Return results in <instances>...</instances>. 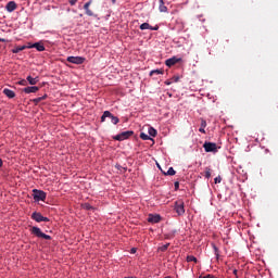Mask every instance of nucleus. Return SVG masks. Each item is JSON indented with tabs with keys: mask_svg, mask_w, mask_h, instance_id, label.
<instances>
[{
	"mask_svg": "<svg viewBox=\"0 0 278 278\" xmlns=\"http://www.w3.org/2000/svg\"><path fill=\"white\" fill-rule=\"evenodd\" d=\"M31 235H35L36 237H42L43 240H51V235H46L45 231L40 229V226H33L31 228Z\"/></svg>",
	"mask_w": 278,
	"mask_h": 278,
	"instance_id": "1",
	"label": "nucleus"
},
{
	"mask_svg": "<svg viewBox=\"0 0 278 278\" xmlns=\"http://www.w3.org/2000/svg\"><path fill=\"white\" fill-rule=\"evenodd\" d=\"M106 116H110L111 121L113 122V125H118L119 117H115L114 114H112V111H104L101 117L102 122H105Z\"/></svg>",
	"mask_w": 278,
	"mask_h": 278,
	"instance_id": "2",
	"label": "nucleus"
},
{
	"mask_svg": "<svg viewBox=\"0 0 278 278\" xmlns=\"http://www.w3.org/2000/svg\"><path fill=\"white\" fill-rule=\"evenodd\" d=\"M203 147L205 152H217L218 150V147L215 143V141H204Z\"/></svg>",
	"mask_w": 278,
	"mask_h": 278,
	"instance_id": "3",
	"label": "nucleus"
},
{
	"mask_svg": "<svg viewBox=\"0 0 278 278\" xmlns=\"http://www.w3.org/2000/svg\"><path fill=\"white\" fill-rule=\"evenodd\" d=\"M130 136H134V130H123L122 134H117V136H115V139L117 141H125L126 138H130Z\"/></svg>",
	"mask_w": 278,
	"mask_h": 278,
	"instance_id": "4",
	"label": "nucleus"
},
{
	"mask_svg": "<svg viewBox=\"0 0 278 278\" xmlns=\"http://www.w3.org/2000/svg\"><path fill=\"white\" fill-rule=\"evenodd\" d=\"M34 199L37 201H45L47 199L46 191H38L37 188H34Z\"/></svg>",
	"mask_w": 278,
	"mask_h": 278,
	"instance_id": "5",
	"label": "nucleus"
},
{
	"mask_svg": "<svg viewBox=\"0 0 278 278\" xmlns=\"http://www.w3.org/2000/svg\"><path fill=\"white\" fill-rule=\"evenodd\" d=\"M67 62L73 64H84L86 62V56H67Z\"/></svg>",
	"mask_w": 278,
	"mask_h": 278,
	"instance_id": "6",
	"label": "nucleus"
},
{
	"mask_svg": "<svg viewBox=\"0 0 278 278\" xmlns=\"http://www.w3.org/2000/svg\"><path fill=\"white\" fill-rule=\"evenodd\" d=\"M175 210L177 212V215H185V202H175Z\"/></svg>",
	"mask_w": 278,
	"mask_h": 278,
	"instance_id": "7",
	"label": "nucleus"
},
{
	"mask_svg": "<svg viewBox=\"0 0 278 278\" xmlns=\"http://www.w3.org/2000/svg\"><path fill=\"white\" fill-rule=\"evenodd\" d=\"M177 62H181V58L170 56L168 60L165 61V64H167V67H173V64H177Z\"/></svg>",
	"mask_w": 278,
	"mask_h": 278,
	"instance_id": "8",
	"label": "nucleus"
},
{
	"mask_svg": "<svg viewBox=\"0 0 278 278\" xmlns=\"http://www.w3.org/2000/svg\"><path fill=\"white\" fill-rule=\"evenodd\" d=\"M140 29L144 30V29H151V30H159L160 29V26L159 24H156L155 26H151V24L147 23H143V24H140Z\"/></svg>",
	"mask_w": 278,
	"mask_h": 278,
	"instance_id": "9",
	"label": "nucleus"
},
{
	"mask_svg": "<svg viewBox=\"0 0 278 278\" xmlns=\"http://www.w3.org/2000/svg\"><path fill=\"white\" fill-rule=\"evenodd\" d=\"M31 218L37 220L38 224H40L41 220H49V218H47L46 215H42L41 213H33Z\"/></svg>",
	"mask_w": 278,
	"mask_h": 278,
	"instance_id": "10",
	"label": "nucleus"
},
{
	"mask_svg": "<svg viewBox=\"0 0 278 278\" xmlns=\"http://www.w3.org/2000/svg\"><path fill=\"white\" fill-rule=\"evenodd\" d=\"M92 4V0H89V2H85L84 10L87 13V15H94L93 10L90 9V5Z\"/></svg>",
	"mask_w": 278,
	"mask_h": 278,
	"instance_id": "11",
	"label": "nucleus"
},
{
	"mask_svg": "<svg viewBox=\"0 0 278 278\" xmlns=\"http://www.w3.org/2000/svg\"><path fill=\"white\" fill-rule=\"evenodd\" d=\"M27 48H37V51H46V46L43 43H28Z\"/></svg>",
	"mask_w": 278,
	"mask_h": 278,
	"instance_id": "12",
	"label": "nucleus"
},
{
	"mask_svg": "<svg viewBox=\"0 0 278 278\" xmlns=\"http://www.w3.org/2000/svg\"><path fill=\"white\" fill-rule=\"evenodd\" d=\"M27 81L28 84L31 85V87H37V84L39 81V76H36L35 78L34 76H27Z\"/></svg>",
	"mask_w": 278,
	"mask_h": 278,
	"instance_id": "13",
	"label": "nucleus"
},
{
	"mask_svg": "<svg viewBox=\"0 0 278 278\" xmlns=\"http://www.w3.org/2000/svg\"><path fill=\"white\" fill-rule=\"evenodd\" d=\"M161 219H162L161 215H149V218H148L150 224H160Z\"/></svg>",
	"mask_w": 278,
	"mask_h": 278,
	"instance_id": "14",
	"label": "nucleus"
},
{
	"mask_svg": "<svg viewBox=\"0 0 278 278\" xmlns=\"http://www.w3.org/2000/svg\"><path fill=\"white\" fill-rule=\"evenodd\" d=\"M23 92H26V94H29L31 92H39V87H33L30 84V87H25V89H23Z\"/></svg>",
	"mask_w": 278,
	"mask_h": 278,
	"instance_id": "15",
	"label": "nucleus"
},
{
	"mask_svg": "<svg viewBox=\"0 0 278 278\" xmlns=\"http://www.w3.org/2000/svg\"><path fill=\"white\" fill-rule=\"evenodd\" d=\"M4 94H7V98H15L16 93L14 92V89H3Z\"/></svg>",
	"mask_w": 278,
	"mask_h": 278,
	"instance_id": "16",
	"label": "nucleus"
},
{
	"mask_svg": "<svg viewBox=\"0 0 278 278\" xmlns=\"http://www.w3.org/2000/svg\"><path fill=\"white\" fill-rule=\"evenodd\" d=\"M16 8H17L16 2H8V4H7L8 12H14V10H16Z\"/></svg>",
	"mask_w": 278,
	"mask_h": 278,
	"instance_id": "17",
	"label": "nucleus"
},
{
	"mask_svg": "<svg viewBox=\"0 0 278 278\" xmlns=\"http://www.w3.org/2000/svg\"><path fill=\"white\" fill-rule=\"evenodd\" d=\"M148 132H149L150 138H152V140H153V138H154L155 136H157V130H156V128H153V126H150V127L148 128Z\"/></svg>",
	"mask_w": 278,
	"mask_h": 278,
	"instance_id": "18",
	"label": "nucleus"
},
{
	"mask_svg": "<svg viewBox=\"0 0 278 278\" xmlns=\"http://www.w3.org/2000/svg\"><path fill=\"white\" fill-rule=\"evenodd\" d=\"M159 10L161 12H167L168 11V8H166V4H165L164 0H159Z\"/></svg>",
	"mask_w": 278,
	"mask_h": 278,
	"instance_id": "19",
	"label": "nucleus"
},
{
	"mask_svg": "<svg viewBox=\"0 0 278 278\" xmlns=\"http://www.w3.org/2000/svg\"><path fill=\"white\" fill-rule=\"evenodd\" d=\"M25 48H28V46H15L12 50L13 53H20V51H24Z\"/></svg>",
	"mask_w": 278,
	"mask_h": 278,
	"instance_id": "20",
	"label": "nucleus"
},
{
	"mask_svg": "<svg viewBox=\"0 0 278 278\" xmlns=\"http://www.w3.org/2000/svg\"><path fill=\"white\" fill-rule=\"evenodd\" d=\"M48 98V94H42L40 98H34L33 103L38 104L41 103V100H46Z\"/></svg>",
	"mask_w": 278,
	"mask_h": 278,
	"instance_id": "21",
	"label": "nucleus"
},
{
	"mask_svg": "<svg viewBox=\"0 0 278 278\" xmlns=\"http://www.w3.org/2000/svg\"><path fill=\"white\" fill-rule=\"evenodd\" d=\"M212 248H213L216 258H219V256H220L219 248L215 243H212Z\"/></svg>",
	"mask_w": 278,
	"mask_h": 278,
	"instance_id": "22",
	"label": "nucleus"
},
{
	"mask_svg": "<svg viewBox=\"0 0 278 278\" xmlns=\"http://www.w3.org/2000/svg\"><path fill=\"white\" fill-rule=\"evenodd\" d=\"M206 119H201V126L199 128L200 132H206L205 128H206Z\"/></svg>",
	"mask_w": 278,
	"mask_h": 278,
	"instance_id": "23",
	"label": "nucleus"
},
{
	"mask_svg": "<svg viewBox=\"0 0 278 278\" xmlns=\"http://www.w3.org/2000/svg\"><path fill=\"white\" fill-rule=\"evenodd\" d=\"M204 177H206V179H210L212 177L211 166H206L205 172H204Z\"/></svg>",
	"mask_w": 278,
	"mask_h": 278,
	"instance_id": "24",
	"label": "nucleus"
},
{
	"mask_svg": "<svg viewBox=\"0 0 278 278\" xmlns=\"http://www.w3.org/2000/svg\"><path fill=\"white\" fill-rule=\"evenodd\" d=\"M163 75L164 74V71L162 70V67H160V70H156V71H150V75Z\"/></svg>",
	"mask_w": 278,
	"mask_h": 278,
	"instance_id": "25",
	"label": "nucleus"
},
{
	"mask_svg": "<svg viewBox=\"0 0 278 278\" xmlns=\"http://www.w3.org/2000/svg\"><path fill=\"white\" fill-rule=\"evenodd\" d=\"M140 138H143V141L150 140V136L148 134H144V131H141Z\"/></svg>",
	"mask_w": 278,
	"mask_h": 278,
	"instance_id": "26",
	"label": "nucleus"
},
{
	"mask_svg": "<svg viewBox=\"0 0 278 278\" xmlns=\"http://www.w3.org/2000/svg\"><path fill=\"white\" fill-rule=\"evenodd\" d=\"M187 262H198V258H197V256H193V255H188L187 256Z\"/></svg>",
	"mask_w": 278,
	"mask_h": 278,
	"instance_id": "27",
	"label": "nucleus"
},
{
	"mask_svg": "<svg viewBox=\"0 0 278 278\" xmlns=\"http://www.w3.org/2000/svg\"><path fill=\"white\" fill-rule=\"evenodd\" d=\"M18 84H21L22 87H24V89H25L26 88V84H27L26 78H22V80L18 81Z\"/></svg>",
	"mask_w": 278,
	"mask_h": 278,
	"instance_id": "28",
	"label": "nucleus"
},
{
	"mask_svg": "<svg viewBox=\"0 0 278 278\" xmlns=\"http://www.w3.org/2000/svg\"><path fill=\"white\" fill-rule=\"evenodd\" d=\"M167 174H169V175L176 174V172H175L173 166H169V169L167 170Z\"/></svg>",
	"mask_w": 278,
	"mask_h": 278,
	"instance_id": "29",
	"label": "nucleus"
},
{
	"mask_svg": "<svg viewBox=\"0 0 278 278\" xmlns=\"http://www.w3.org/2000/svg\"><path fill=\"white\" fill-rule=\"evenodd\" d=\"M169 243H166L165 245H161L160 251H167Z\"/></svg>",
	"mask_w": 278,
	"mask_h": 278,
	"instance_id": "30",
	"label": "nucleus"
},
{
	"mask_svg": "<svg viewBox=\"0 0 278 278\" xmlns=\"http://www.w3.org/2000/svg\"><path fill=\"white\" fill-rule=\"evenodd\" d=\"M200 278H215L213 274L208 273L207 276H200Z\"/></svg>",
	"mask_w": 278,
	"mask_h": 278,
	"instance_id": "31",
	"label": "nucleus"
},
{
	"mask_svg": "<svg viewBox=\"0 0 278 278\" xmlns=\"http://www.w3.org/2000/svg\"><path fill=\"white\" fill-rule=\"evenodd\" d=\"M218 182H222V177L220 176L215 177V184H218Z\"/></svg>",
	"mask_w": 278,
	"mask_h": 278,
	"instance_id": "32",
	"label": "nucleus"
},
{
	"mask_svg": "<svg viewBox=\"0 0 278 278\" xmlns=\"http://www.w3.org/2000/svg\"><path fill=\"white\" fill-rule=\"evenodd\" d=\"M130 253H137V248H131Z\"/></svg>",
	"mask_w": 278,
	"mask_h": 278,
	"instance_id": "33",
	"label": "nucleus"
},
{
	"mask_svg": "<svg viewBox=\"0 0 278 278\" xmlns=\"http://www.w3.org/2000/svg\"><path fill=\"white\" fill-rule=\"evenodd\" d=\"M77 1H78V0H71V1H70V4H76Z\"/></svg>",
	"mask_w": 278,
	"mask_h": 278,
	"instance_id": "34",
	"label": "nucleus"
},
{
	"mask_svg": "<svg viewBox=\"0 0 278 278\" xmlns=\"http://www.w3.org/2000/svg\"><path fill=\"white\" fill-rule=\"evenodd\" d=\"M233 275L236 276V278H238L239 276H238V270L237 269H235L233 270Z\"/></svg>",
	"mask_w": 278,
	"mask_h": 278,
	"instance_id": "35",
	"label": "nucleus"
},
{
	"mask_svg": "<svg viewBox=\"0 0 278 278\" xmlns=\"http://www.w3.org/2000/svg\"><path fill=\"white\" fill-rule=\"evenodd\" d=\"M174 81H179V76H175Z\"/></svg>",
	"mask_w": 278,
	"mask_h": 278,
	"instance_id": "36",
	"label": "nucleus"
},
{
	"mask_svg": "<svg viewBox=\"0 0 278 278\" xmlns=\"http://www.w3.org/2000/svg\"><path fill=\"white\" fill-rule=\"evenodd\" d=\"M0 42H5L4 37H0Z\"/></svg>",
	"mask_w": 278,
	"mask_h": 278,
	"instance_id": "37",
	"label": "nucleus"
},
{
	"mask_svg": "<svg viewBox=\"0 0 278 278\" xmlns=\"http://www.w3.org/2000/svg\"><path fill=\"white\" fill-rule=\"evenodd\" d=\"M3 166L2 157H0V167Z\"/></svg>",
	"mask_w": 278,
	"mask_h": 278,
	"instance_id": "38",
	"label": "nucleus"
},
{
	"mask_svg": "<svg viewBox=\"0 0 278 278\" xmlns=\"http://www.w3.org/2000/svg\"><path fill=\"white\" fill-rule=\"evenodd\" d=\"M175 188H176V189L179 188V182H175Z\"/></svg>",
	"mask_w": 278,
	"mask_h": 278,
	"instance_id": "39",
	"label": "nucleus"
},
{
	"mask_svg": "<svg viewBox=\"0 0 278 278\" xmlns=\"http://www.w3.org/2000/svg\"><path fill=\"white\" fill-rule=\"evenodd\" d=\"M85 207H87V210H90V204H85Z\"/></svg>",
	"mask_w": 278,
	"mask_h": 278,
	"instance_id": "40",
	"label": "nucleus"
},
{
	"mask_svg": "<svg viewBox=\"0 0 278 278\" xmlns=\"http://www.w3.org/2000/svg\"><path fill=\"white\" fill-rule=\"evenodd\" d=\"M125 278H134V276H125Z\"/></svg>",
	"mask_w": 278,
	"mask_h": 278,
	"instance_id": "41",
	"label": "nucleus"
},
{
	"mask_svg": "<svg viewBox=\"0 0 278 278\" xmlns=\"http://www.w3.org/2000/svg\"><path fill=\"white\" fill-rule=\"evenodd\" d=\"M165 84L169 85V84H172V81H165Z\"/></svg>",
	"mask_w": 278,
	"mask_h": 278,
	"instance_id": "42",
	"label": "nucleus"
},
{
	"mask_svg": "<svg viewBox=\"0 0 278 278\" xmlns=\"http://www.w3.org/2000/svg\"><path fill=\"white\" fill-rule=\"evenodd\" d=\"M165 278H173L172 276H165Z\"/></svg>",
	"mask_w": 278,
	"mask_h": 278,
	"instance_id": "43",
	"label": "nucleus"
},
{
	"mask_svg": "<svg viewBox=\"0 0 278 278\" xmlns=\"http://www.w3.org/2000/svg\"><path fill=\"white\" fill-rule=\"evenodd\" d=\"M113 1V4H115L116 3V0H112Z\"/></svg>",
	"mask_w": 278,
	"mask_h": 278,
	"instance_id": "44",
	"label": "nucleus"
}]
</instances>
